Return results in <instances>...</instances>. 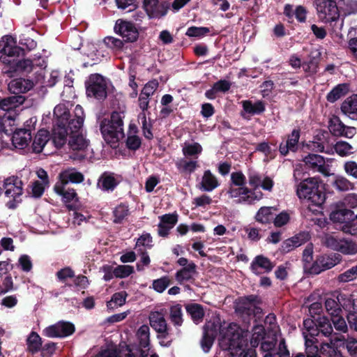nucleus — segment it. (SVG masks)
I'll list each match as a JSON object with an SVG mask.
<instances>
[{
  "instance_id": "obj_44",
  "label": "nucleus",
  "mask_w": 357,
  "mask_h": 357,
  "mask_svg": "<svg viewBox=\"0 0 357 357\" xmlns=\"http://www.w3.org/2000/svg\"><path fill=\"white\" fill-rule=\"evenodd\" d=\"M186 309L188 312L191 315L194 322L197 324L202 320L204 314L202 307L199 305L192 304L188 305Z\"/></svg>"
},
{
  "instance_id": "obj_16",
  "label": "nucleus",
  "mask_w": 357,
  "mask_h": 357,
  "mask_svg": "<svg viewBox=\"0 0 357 357\" xmlns=\"http://www.w3.org/2000/svg\"><path fill=\"white\" fill-rule=\"evenodd\" d=\"M114 31L119 35L125 43L134 41V24L130 21L117 20L114 26Z\"/></svg>"
},
{
  "instance_id": "obj_62",
  "label": "nucleus",
  "mask_w": 357,
  "mask_h": 357,
  "mask_svg": "<svg viewBox=\"0 0 357 357\" xmlns=\"http://www.w3.org/2000/svg\"><path fill=\"white\" fill-rule=\"evenodd\" d=\"M344 6L341 7L345 15H351L357 12V1L342 0Z\"/></svg>"
},
{
  "instance_id": "obj_50",
  "label": "nucleus",
  "mask_w": 357,
  "mask_h": 357,
  "mask_svg": "<svg viewBox=\"0 0 357 357\" xmlns=\"http://www.w3.org/2000/svg\"><path fill=\"white\" fill-rule=\"evenodd\" d=\"M171 284V280L168 276H163L153 281V288L158 293H162Z\"/></svg>"
},
{
  "instance_id": "obj_23",
  "label": "nucleus",
  "mask_w": 357,
  "mask_h": 357,
  "mask_svg": "<svg viewBox=\"0 0 357 357\" xmlns=\"http://www.w3.org/2000/svg\"><path fill=\"white\" fill-rule=\"evenodd\" d=\"M338 263V259L330 256H321L319 257L311 267V274H319L321 272L330 269Z\"/></svg>"
},
{
  "instance_id": "obj_49",
  "label": "nucleus",
  "mask_w": 357,
  "mask_h": 357,
  "mask_svg": "<svg viewBox=\"0 0 357 357\" xmlns=\"http://www.w3.org/2000/svg\"><path fill=\"white\" fill-rule=\"evenodd\" d=\"M103 44L113 51H117L123 48V42L114 36H107L103 39Z\"/></svg>"
},
{
  "instance_id": "obj_8",
  "label": "nucleus",
  "mask_w": 357,
  "mask_h": 357,
  "mask_svg": "<svg viewBox=\"0 0 357 357\" xmlns=\"http://www.w3.org/2000/svg\"><path fill=\"white\" fill-rule=\"evenodd\" d=\"M318 18L324 23L336 22L340 11L335 0H314Z\"/></svg>"
},
{
  "instance_id": "obj_53",
  "label": "nucleus",
  "mask_w": 357,
  "mask_h": 357,
  "mask_svg": "<svg viewBox=\"0 0 357 357\" xmlns=\"http://www.w3.org/2000/svg\"><path fill=\"white\" fill-rule=\"evenodd\" d=\"M202 151V146L197 142L185 144L183 148V153L185 155L195 156L200 154Z\"/></svg>"
},
{
  "instance_id": "obj_15",
  "label": "nucleus",
  "mask_w": 357,
  "mask_h": 357,
  "mask_svg": "<svg viewBox=\"0 0 357 357\" xmlns=\"http://www.w3.org/2000/svg\"><path fill=\"white\" fill-rule=\"evenodd\" d=\"M303 162L314 171L318 172L324 176H330V167L328 165L326 164V161L320 155L317 154H308L303 158Z\"/></svg>"
},
{
  "instance_id": "obj_61",
  "label": "nucleus",
  "mask_w": 357,
  "mask_h": 357,
  "mask_svg": "<svg viewBox=\"0 0 357 357\" xmlns=\"http://www.w3.org/2000/svg\"><path fill=\"white\" fill-rule=\"evenodd\" d=\"M152 237L148 233L143 234L135 243V248L144 247V248H151L153 246Z\"/></svg>"
},
{
  "instance_id": "obj_60",
  "label": "nucleus",
  "mask_w": 357,
  "mask_h": 357,
  "mask_svg": "<svg viewBox=\"0 0 357 357\" xmlns=\"http://www.w3.org/2000/svg\"><path fill=\"white\" fill-rule=\"evenodd\" d=\"M343 169L344 172L354 178L357 179V162L354 160H349L344 163Z\"/></svg>"
},
{
  "instance_id": "obj_48",
  "label": "nucleus",
  "mask_w": 357,
  "mask_h": 357,
  "mask_svg": "<svg viewBox=\"0 0 357 357\" xmlns=\"http://www.w3.org/2000/svg\"><path fill=\"white\" fill-rule=\"evenodd\" d=\"M318 333L321 332L324 335L328 336L333 332V328L329 320L325 317H319L317 319Z\"/></svg>"
},
{
  "instance_id": "obj_57",
  "label": "nucleus",
  "mask_w": 357,
  "mask_h": 357,
  "mask_svg": "<svg viewBox=\"0 0 357 357\" xmlns=\"http://www.w3.org/2000/svg\"><path fill=\"white\" fill-rule=\"evenodd\" d=\"M209 31L210 30L207 27L190 26L187 29L185 34L189 37L200 38L209 33Z\"/></svg>"
},
{
  "instance_id": "obj_3",
  "label": "nucleus",
  "mask_w": 357,
  "mask_h": 357,
  "mask_svg": "<svg viewBox=\"0 0 357 357\" xmlns=\"http://www.w3.org/2000/svg\"><path fill=\"white\" fill-rule=\"evenodd\" d=\"M296 193L301 199H305L310 210L311 206L321 207L326 200L321 182L317 178L305 179L297 187Z\"/></svg>"
},
{
  "instance_id": "obj_45",
  "label": "nucleus",
  "mask_w": 357,
  "mask_h": 357,
  "mask_svg": "<svg viewBox=\"0 0 357 357\" xmlns=\"http://www.w3.org/2000/svg\"><path fill=\"white\" fill-rule=\"evenodd\" d=\"M265 330L263 326L257 325L253 328V333L250 340V344L252 347H256L259 342L264 338Z\"/></svg>"
},
{
  "instance_id": "obj_27",
  "label": "nucleus",
  "mask_w": 357,
  "mask_h": 357,
  "mask_svg": "<svg viewBox=\"0 0 357 357\" xmlns=\"http://www.w3.org/2000/svg\"><path fill=\"white\" fill-rule=\"evenodd\" d=\"M31 139V135L29 130L19 129L14 132L12 142L16 149H24L27 147Z\"/></svg>"
},
{
  "instance_id": "obj_11",
  "label": "nucleus",
  "mask_w": 357,
  "mask_h": 357,
  "mask_svg": "<svg viewBox=\"0 0 357 357\" xmlns=\"http://www.w3.org/2000/svg\"><path fill=\"white\" fill-rule=\"evenodd\" d=\"M236 312L242 317L257 316L261 312V310L257 305L255 297L240 298L236 303Z\"/></svg>"
},
{
  "instance_id": "obj_46",
  "label": "nucleus",
  "mask_w": 357,
  "mask_h": 357,
  "mask_svg": "<svg viewBox=\"0 0 357 357\" xmlns=\"http://www.w3.org/2000/svg\"><path fill=\"white\" fill-rule=\"evenodd\" d=\"M176 167L181 172L191 174L198 167L197 161H188L181 159L176 162Z\"/></svg>"
},
{
  "instance_id": "obj_24",
  "label": "nucleus",
  "mask_w": 357,
  "mask_h": 357,
  "mask_svg": "<svg viewBox=\"0 0 357 357\" xmlns=\"http://www.w3.org/2000/svg\"><path fill=\"white\" fill-rule=\"evenodd\" d=\"M300 138V130L294 129L290 135L287 136L285 142L280 145V152L282 155H286L289 151L295 152L298 149V143Z\"/></svg>"
},
{
  "instance_id": "obj_18",
  "label": "nucleus",
  "mask_w": 357,
  "mask_h": 357,
  "mask_svg": "<svg viewBox=\"0 0 357 357\" xmlns=\"http://www.w3.org/2000/svg\"><path fill=\"white\" fill-rule=\"evenodd\" d=\"M144 8L150 17L159 18L166 15L168 6L158 0H144Z\"/></svg>"
},
{
  "instance_id": "obj_52",
  "label": "nucleus",
  "mask_w": 357,
  "mask_h": 357,
  "mask_svg": "<svg viewBox=\"0 0 357 357\" xmlns=\"http://www.w3.org/2000/svg\"><path fill=\"white\" fill-rule=\"evenodd\" d=\"M312 254L313 249L311 245H308L303 253V261L304 262V268L311 273V267H312Z\"/></svg>"
},
{
  "instance_id": "obj_64",
  "label": "nucleus",
  "mask_w": 357,
  "mask_h": 357,
  "mask_svg": "<svg viewBox=\"0 0 357 357\" xmlns=\"http://www.w3.org/2000/svg\"><path fill=\"white\" fill-rule=\"evenodd\" d=\"M341 228L344 233L357 236V221L355 218L349 220L347 225H342Z\"/></svg>"
},
{
  "instance_id": "obj_31",
  "label": "nucleus",
  "mask_w": 357,
  "mask_h": 357,
  "mask_svg": "<svg viewBox=\"0 0 357 357\" xmlns=\"http://www.w3.org/2000/svg\"><path fill=\"white\" fill-rule=\"evenodd\" d=\"M49 140V132L44 129L40 130L35 135L31 145L33 152L37 153H40Z\"/></svg>"
},
{
  "instance_id": "obj_30",
  "label": "nucleus",
  "mask_w": 357,
  "mask_h": 357,
  "mask_svg": "<svg viewBox=\"0 0 357 357\" xmlns=\"http://www.w3.org/2000/svg\"><path fill=\"white\" fill-rule=\"evenodd\" d=\"M200 189L206 192H211L220 185L216 176L210 170H206L202 178Z\"/></svg>"
},
{
  "instance_id": "obj_7",
  "label": "nucleus",
  "mask_w": 357,
  "mask_h": 357,
  "mask_svg": "<svg viewBox=\"0 0 357 357\" xmlns=\"http://www.w3.org/2000/svg\"><path fill=\"white\" fill-rule=\"evenodd\" d=\"M45 67V61L40 57L33 60L13 59L10 63L5 67L4 72L12 77L13 73H30L33 71L38 73L39 71L42 72Z\"/></svg>"
},
{
  "instance_id": "obj_37",
  "label": "nucleus",
  "mask_w": 357,
  "mask_h": 357,
  "mask_svg": "<svg viewBox=\"0 0 357 357\" xmlns=\"http://www.w3.org/2000/svg\"><path fill=\"white\" fill-rule=\"evenodd\" d=\"M332 185L337 191L344 192L354 189V184L348 178L342 175H335Z\"/></svg>"
},
{
  "instance_id": "obj_6",
  "label": "nucleus",
  "mask_w": 357,
  "mask_h": 357,
  "mask_svg": "<svg viewBox=\"0 0 357 357\" xmlns=\"http://www.w3.org/2000/svg\"><path fill=\"white\" fill-rule=\"evenodd\" d=\"M55 125L52 130V139L56 148H60L66 142L68 128H69V111L65 104L57 105L54 109Z\"/></svg>"
},
{
  "instance_id": "obj_26",
  "label": "nucleus",
  "mask_w": 357,
  "mask_h": 357,
  "mask_svg": "<svg viewBox=\"0 0 357 357\" xmlns=\"http://www.w3.org/2000/svg\"><path fill=\"white\" fill-rule=\"evenodd\" d=\"M54 192L61 196L62 201L70 207L71 204H74L79 202L78 196L73 188H65L62 183H56L54 187Z\"/></svg>"
},
{
  "instance_id": "obj_36",
  "label": "nucleus",
  "mask_w": 357,
  "mask_h": 357,
  "mask_svg": "<svg viewBox=\"0 0 357 357\" xmlns=\"http://www.w3.org/2000/svg\"><path fill=\"white\" fill-rule=\"evenodd\" d=\"M275 211L276 209L273 207H261L256 213L255 220L262 224L268 223L274 218Z\"/></svg>"
},
{
  "instance_id": "obj_4",
  "label": "nucleus",
  "mask_w": 357,
  "mask_h": 357,
  "mask_svg": "<svg viewBox=\"0 0 357 357\" xmlns=\"http://www.w3.org/2000/svg\"><path fill=\"white\" fill-rule=\"evenodd\" d=\"M123 112H114L110 119H105L100 123V131L105 141L112 147H116L124 136L123 132Z\"/></svg>"
},
{
  "instance_id": "obj_28",
  "label": "nucleus",
  "mask_w": 357,
  "mask_h": 357,
  "mask_svg": "<svg viewBox=\"0 0 357 357\" xmlns=\"http://www.w3.org/2000/svg\"><path fill=\"white\" fill-rule=\"evenodd\" d=\"M242 106L243 108L242 116L244 117H245L246 114L249 116L259 114L265 110V105L261 100L254 102L251 100H243L242 101Z\"/></svg>"
},
{
  "instance_id": "obj_55",
  "label": "nucleus",
  "mask_w": 357,
  "mask_h": 357,
  "mask_svg": "<svg viewBox=\"0 0 357 357\" xmlns=\"http://www.w3.org/2000/svg\"><path fill=\"white\" fill-rule=\"evenodd\" d=\"M340 206H349L350 208L357 207V194L349 193L342 200L338 202Z\"/></svg>"
},
{
  "instance_id": "obj_51",
  "label": "nucleus",
  "mask_w": 357,
  "mask_h": 357,
  "mask_svg": "<svg viewBox=\"0 0 357 357\" xmlns=\"http://www.w3.org/2000/svg\"><path fill=\"white\" fill-rule=\"evenodd\" d=\"M92 216L88 211H75L73 222L74 225H82L84 223L89 222Z\"/></svg>"
},
{
  "instance_id": "obj_47",
  "label": "nucleus",
  "mask_w": 357,
  "mask_h": 357,
  "mask_svg": "<svg viewBox=\"0 0 357 357\" xmlns=\"http://www.w3.org/2000/svg\"><path fill=\"white\" fill-rule=\"evenodd\" d=\"M325 307L331 317L337 315V314H342L340 303L338 302L337 299L335 300L331 298L326 299L325 302Z\"/></svg>"
},
{
  "instance_id": "obj_5",
  "label": "nucleus",
  "mask_w": 357,
  "mask_h": 357,
  "mask_svg": "<svg viewBox=\"0 0 357 357\" xmlns=\"http://www.w3.org/2000/svg\"><path fill=\"white\" fill-rule=\"evenodd\" d=\"M74 117L69 122L70 132H68L70 136L68 144L73 150L83 151L88 146V141L82 132L84 113L79 105H77L74 109Z\"/></svg>"
},
{
  "instance_id": "obj_32",
  "label": "nucleus",
  "mask_w": 357,
  "mask_h": 357,
  "mask_svg": "<svg viewBox=\"0 0 357 357\" xmlns=\"http://www.w3.org/2000/svg\"><path fill=\"white\" fill-rule=\"evenodd\" d=\"M196 273V265L194 262H190L181 270L176 273V280L178 283L182 284L185 282L193 279Z\"/></svg>"
},
{
  "instance_id": "obj_63",
  "label": "nucleus",
  "mask_w": 357,
  "mask_h": 357,
  "mask_svg": "<svg viewBox=\"0 0 357 357\" xmlns=\"http://www.w3.org/2000/svg\"><path fill=\"white\" fill-rule=\"evenodd\" d=\"M329 129L334 135L341 136L344 132V125L338 119H336L331 121Z\"/></svg>"
},
{
  "instance_id": "obj_13",
  "label": "nucleus",
  "mask_w": 357,
  "mask_h": 357,
  "mask_svg": "<svg viewBox=\"0 0 357 357\" xmlns=\"http://www.w3.org/2000/svg\"><path fill=\"white\" fill-rule=\"evenodd\" d=\"M75 331V326L73 324L67 321H59L50 326L43 330V334L48 337H64L73 334Z\"/></svg>"
},
{
  "instance_id": "obj_29",
  "label": "nucleus",
  "mask_w": 357,
  "mask_h": 357,
  "mask_svg": "<svg viewBox=\"0 0 357 357\" xmlns=\"http://www.w3.org/2000/svg\"><path fill=\"white\" fill-rule=\"evenodd\" d=\"M33 84L31 81L25 79H15L8 84V89L13 93H26L33 88Z\"/></svg>"
},
{
  "instance_id": "obj_58",
  "label": "nucleus",
  "mask_w": 357,
  "mask_h": 357,
  "mask_svg": "<svg viewBox=\"0 0 357 357\" xmlns=\"http://www.w3.org/2000/svg\"><path fill=\"white\" fill-rule=\"evenodd\" d=\"M331 320L336 330L344 333L347 332V325L341 314L331 317Z\"/></svg>"
},
{
  "instance_id": "obj_25",
  "label": "nucleus",
  "mask_w": 357,
  "mask_h": 357,
  "mask_svg": "<svg viewBox=\"0 0 357 357\" xmlns=\"http://www.w3.org/2000/svg\"><path fill=\"white\" fill-rule=\"evenodd\" d=\"M59 181L56 183H62L63 185L69 183H80L84 181V175L74 168L62 171L59 176Z\"/></svg>"
},
{
  "instance_id": "obj_17",
  "label": "nucleus",
  "mask_w": 357,
  "mask_h": 357,
  "mask_svg": "<svg viewBox=\"0 0 357 357\" xmlns=\"http://www.w3.org/2000/svg\"><path fill=\"white\" fill-rule=\"evenodd\" d=\"M151 326L158 333V337H167V324L162 313L154 311L149 316Z\"/></svg>"
},
{
  "instance_id": "obj_56",
  "label": "nucleus",
  "mask_w": 357,
  "mask_h": 357,
  "mask_svg": "<svg viewBox=\"0 0 357 357\" xmlns=\"http://www.w3.org/2000/svg\"><path fill=\"white\" fill-rule=\"evenodd\" d=\"M304 331L311 337L318 335L317 323L314 324L312 319H306L303 321Z\"/></svg>"
},
{
  "instance_id": "obj_41",
  "label": "nucleus",
  "mask_w": 357,
  "mask_h": 357,
  "mask_svg": "<svg viewBox=\"0 0 357 357\" xmlns=\"http://www.w3.org/2000/svg\"><path fill=\"white\" fill-rule=\"evenodd\" d=\"M28 349L32 353L38 351L42 346V340L39 335L35 332L30 333L27 338Z\"/></svg>"
},
{
  "instance_id": "obj_38",
  "label": "nucleus",
  "mask_w": 357,
  "mask_h": 357,
  "mask_svg": "<svg viewBox=\"0 0 357 357\" xmlns=\"http://www.w3.org/2000/svg\"><path fill=\"white\" fill-rule=\"evenodd\" d=\"M24 100V98L21 96H13L1 100L0 107L4 111H9L21 105Z\"/></svg>"
},
{
  "instance_id": "obj_22",
  "label": "nucleus",
  "mask_w": 357,
  "mask_h": 357,
  "mask_svg": "<svg viewBox=\"0 0 357 357\" xmlns=\"http://www.w3.org/2000/svg\"><path fill=\"white\" fill-rule=\"evenodd\" d=\"M120 177L113 173L105 172L98 181V187L102 191L112 192L120 183Z\"/></svg>"
},
{
  "instance_id": "obj_14",
  "label": "nucleus",
  "mask_w": 357,
  "mask_h": 357,
  "mask_svg": "<svg viewBox=\"0 0 357 357\" xmlns=\"http://www.w3.org/2000/svg\"><path fill=\"white\" fill-rule=\"evenodd\" d=\"M326 245L333 250L347 255L357 253V247L352 242L339 238L334 236H327L325 239Z\"/></svg>"
},
{
  "instance_id": "obj_40",
  "label": "nucleus",
  "mask_w": 357,
  "mask_h": 357,
  "mask_svg": "<svg viewBox=\"0 0 357 357\" xmlns=\"http://www.w3.org/2000/svg\"><path fill=\"white\" fill-rule=\"evenodd\" d=\"M170 320L176 326H181L183 324L182 307L179 304H176L170 307L169 311Z\"/></svg>"
},
{
  "instance_id": "obj_12",
  "label": "nucleus",
  "mask_w": 357,
  "mask_h": 357,
  "mask_svg": "<svg viewBox=\"0 0 357 357\" xmlns=\"http://www.w3.org/2000/svg\"><path fill=\"white\" fill-rule=\"evenodd\" d=\"M248 178L249 185L251 186L250 190H255L261 192L259 188L261 187L263 190L271 192L273 189L274 182L273 179L268 176H262L258 172L250 169L248 172Z\"/></svg>"
},
{
  "instance_id": "obj_33",
  "label": "nucleus",
  "mask_w": 357,
  "mask_h": 357,
  "mask_svg": "<svg viewBox=\"0 0 357 357\" xmlns=\"http://www.w3.org/2000/svg\"><path fill=\"white\" fill-rule=\"evenodd\" d=\"M273 268V265L270 260L263 256H257L255 258L251 264V268L254 273L260 274V268L263 269L264 272H269Z\"/></svg>"
},
{
  "instance_id": "obj_39",
  "label": "nucleus",
  "mask_w": 357,
  "mask_h": 357,
  "mask_svg": "<svg viewBox=\"0 0 357 357\" xmlns=\"http://www.w3.org/2000/svg\"><path fill=\"white\" fill-rule=\"evenodd\" d=\"M348 91L349 86L347 84H338L327 95V100L331 102H333L341 97L345 96Z\"/></svg>"
},
{
  "instance_id": "obj_59",
  "label": "nucleus",
  "mask_w": 357,
  "mask_h": 357,
  "mask_svg": "<svg viewBox=\"0 0 357 357\" xmlns=\"http://www.w3.org/2000/svg\"><path fill=\"white\" fill-rule=\"evenodd\" d=\"M132 273V267L129 265H119L115 267V278H124Z\"/></svg>"
},
{
  "instance_id": "obj_19",
  "label": "nucleus",
  "mask_w": 357,
  "mask_h": 357,
  "mask_svg": "<svg viewBox=\"0 0 357 357\" xmlns=\"http://www.w3.org/2000/svg\"><path fill=\"white\" fill-rule=\"evenodd\" d=\"M3 188L6 196L15 200L22 194V181L17 176H10L4 180Z\"/></svg>"
},
{
  "instance_id": "obj_9",
  "label": "nucleus",
  "mask_w": 357,
  "mask_h": 357,
  "mask_svg": "<svg viewBox=\"0 0 357 357\" xmlns=\"http://www.w3.org/2000/svg\"><path fill=\"white\" fill-rule=\"evenodd\" d=\"M0 52L2 55L0 57L1 61L6 66L15 59L23 54V50L17 46V40L11 36H4L0 40Z\"/></svg>"
},
{
  "instance_id": "obj_42",
  "label": "nucleus",
  "mask_w": 357,
  "mask_h": 357,
  "mask_svg": "<svg viewBox=\"0 0 357 357\" xmlns=\"http://www.w3.org/2000/svg\"><path fill=\"white\" fill-rule=\"evenodd\" d=\"M334 149L335 152L342 157L348 156L354 152L353 146L344 141L337 142Z\"/></svg>"
},
{
  "instance_id": "obj_1",
  "label": "nucleus",
  "mask_w": 357,
  "mask_h": 357,
  "mask_svg": "<svg viewBox=\"0 0 357 357\" xmlns=\"http://www.w3.org/2000/svg\"><path fill=\"white\" fill-rule=\"evenodd\" d=\"M219 333V345L228 350L231 357H255L252 349L245 351L247 333L236 324H222L218 317H213L204 327L201 346L204 352L211 348L215 337Z\"/></svg>"
},
{
  "instance_id": "obj_2",
  "label": "nucleus",
  "mask_w": 357,
  "mask_h": 357,
  "mask_svg": "<svg viewBox=\"0 0 357 357\" xmlns=\"http://www.w3.org/2000/svg\"><path fill=\"white\" fill-rule=\"evenodd\" d=\"M231 184L227 193L230 199H235L237 204H253L263 198L262 192L250 190L246 185V177L241 172L231 174Z\"/></svg>"
},
{
  "instance_id": "obj_43",
  "label": "nucleus",
  "mask_w": 357,
  "mask_h": 357,
  "mask_svg": "<svg viewBox=\"0 0 357 357\" xmlns=\"http://www.w3.org/2000/svg\"><path fill=\"white\" fill-rule=\"evenodd\" d=\"M126 293L125 291H121L114 294L111 300L107 302V306L108 309H114L116 307L122 306L126 298Z\"/></svg>"
},
{
  "instance_id": "obj_10",
  "label": "nucleus",
  "mask_w": 357,
  "mask_h": 357,
  "mask_svg": "<svg viewBox=\"0 0 357 357\" xmlns=\"http://www.w3.org/2000/svg\"><path fill=\"white\" fill-rule=\"evenodd\" d=\"M86 94L98 100H103L107 96L106 81L98 74L91 75L86 83Z\"/></svg>"
},
{
  "instance_id": "obj_35",
  "label": "nucleus",
  "mask_w": 357,
  "mask_h": 357,
  "mask_svg": "<svg viewBox=\"0 0 357 357\" xmlns=\"http://www.w3.org/2000/svg\"><path fill=\"white\" fill-rule=\"evenodd\" d=\"M340 305L348 312V314L356 313L357 310V301L354 294H339L337 297Z\"/></svg>"
},
{
  "instance_id": "obj_54",
  "label": "nucleus",
  "mask_w": 357,
  "mask_h": 357,
  "mask_svg": "<svg viewBox=\"0 0 357 357\" xmlns=\"http://www.w3.org/2000/svg\"><path fill=\"white\" fill-rule=\"evenodd\" d=\"M337 279L341 282H348L357 279V265L339 275Z\"/></svg>"
},
{
  "instance_id": "obj_34",
  "label": "nucleus",
  "mask_w": 357,
  "mask_h": 357,
  "mask_svg": "<svg viewBox=\"0 0 357 357\" xmlns=\"http://www.w3.org/2000/svg\"><path fill=\"white\" fill-rule=\"evenodd\" d=\"M342 112L351 119L357 116V94L348 97L342 104Z\"/></svg>"
},
{
  "instance_id": "obj_21",
  "label": "nucleus",
  "mask_w": 357,
  "mask_h": 357,
  "mask_svg": "<svg viewBox=\"0 0 357 357\" xmlns=\"http://www.w3.org/2000/svg\"><path fill=\"white\" fill-rule=\"evenodd\" d=\"M159 219L158 233L160 236L166 237L168 236L169 231L176 224L178 215L176 213L165 214L159 216Z\"/></svg>"
},
{
  "instance_id": "obj_20",
  "label": "nucleus",
  "mask_w": 357,
  "mask_h": 357,
  "mask_svg": "<svg viewBox=\"0 0 357 357\" xmlns=\"http://www.w3.org/2000/svg\"><path fill=\"white\" fill-rule=\"evenodd\" d=\"M354 218L353 211L347 208L345 206H338V202L335 204V209L330 214V219L334 222L347 225L349 220Z\"/></svg>"
}]
</instances>
